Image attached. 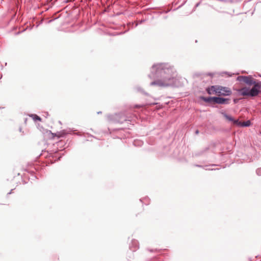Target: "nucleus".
<instances>
[{"label":"nucleus","instance_id":"20e7f679","mask_svg":"<svg viewBox=\"0 0 261 261\" xmlns=\"http://www.w3.org/2000/svg\"><path fill=\"white\" fill-rule=\"evenodd\" d=\"M224 116L228 121H231L234 124L240 127H248L251 125V122L250 120H247L244 122H241L238 119L236 120L233 119L231 116L228 115L227 114L224 113Z\"/></svg>","mask_w":261,"mask_h":261},{"label":"nucleus","instance_id":"1a4fd4ad","mask_svg":"<svg viewBox=\"0 0 261 261\" xmlns=\"http://www.w3.org/2000/svg\"><path fill=\"white\" fill-rule=\"evenodd\" d=\"M256 173L258 175H261V168L256 170Z\"/></svg>","mask_w":261,"mask_h":261},{"label":"nucleus","instance_id":"f257e3e1","mask_svg":"<svg viewBox=\"0 0 261 261\" xmlns=\"http://www.w3.org/2000/svg\"><path fill=\"white\" fill-rule=\"evenodd\" d=\"M152 74L150 77H160L161 79L152 82L150 85H157L159 87H167L174 86L177 80L174 77V70L169 68L167 65L159 64L152 66Z\"/></svg>","mask_w":261,"mask_h":261},{"label":"nucleus","instance_id":"7ed1b4c3","mask_svg":"<svg viewBox=\"0 0 261 261\" xmlns=\"http://www.w3.org/2000/svg\"><path fill=\"white\" fill-rule=\"evenodd\" d=\"M260 88V84H255L251 89L249 88L244 87L239 89L238 91L242 96H255L259 93Z\"/></svg>","mask_w":261,"mask_h":261},{"label":"nucleus","instance_id":"0eeeda50","mask_svg":"<svg viewBox=\"0 0 261 261\" xmlns=\"http://www.w3.org/2000/svg\"><path fill=\"white\" fill-rule=\"evenodd\" d=\"M34 120V121H37V120H38V121H41V119L40 117H39L38 116H37V115H35V114H32L30 116Z\"/></svg>","mask_w":261,"mask_h":261},{"label":"nucleus","instance_id":"9b49d317","mask_svg":"<svg viewBox=\"0 0 261 261\" xmlns=\"http://www.w3.org/2000/svg\"><path fill=\"white\" fill-rule=\"evenodd\" d=\"M195 133H196V134H198L199 132L198 130H196Z\"/></svg>","mask_w":261,"mask_h":261},{"label":"nucleus","instance_id":"39448f33","mask_svg":"<svg viewBox=\"0 0 261 261\" xmlns=\"http://www.w3.org/2000/svg\"><path fill=\"white\" fill-rule=\"evenodd\" d=\"M237 80L240 82H244L249 85H253L254 86L255 84H260L254 81L251 76H239L237 77Z\"/></svg>","mask_w":261,"mask_h":261},{"label":"nucleus","instance_id":"f03ea898","mask_svg":"<svg viewBox=\"0 0 261 261\" xmlns=\"http://www.w3.org/2000/svg\"><path fill=\"white\" fill-rule=\"evenodd\" d=\"M209 94H216L219 96H229L232 92L229 88L219 85L212 86L206 89Z\"/></svg>","mask_w":261,"mask_h":261},{"label":"nucleus","instance_id":"6e6552de","mask_svg":"<svg viewBox=\"0 0 261 261\" xmlns=\"http://www.w3.org/2000/svg\"><path fill=\"white\" fill-rule=\"evenodd\" d=\"M204 100L206 102H214V97H208V98H204Z\"/></svg>","mask_w":261,"mask_h":261},{"label":"nucleus","instance_id":"423d86ee","mask_svg":"<svg viewBox=\"0 0 261 261\" xmlns=\"http://www.w3.org/2000/svg\"><path fill=\"white\" fill-rule=\"evenodd\" d=\"M230 99L220 97H214V102L218 104H228Z\"/></svg>","mask_w":261,"mask_h":261},{"label":"nucleus","instance_id":"9d476101","mask_svg":"<svg viewBox=\"0 0 261 261\" xmlns=\"http://www.w3.org/2000/svg\"><path fill=\"white\" fill-rule=\"evenodd\" d=\"M222 74V75L226 74V75H227L228 76H231L232 75V74H230L229 73L227 72H223Z\"/></svg>","mask_w":261,"mask_h":261}]
</instances>
